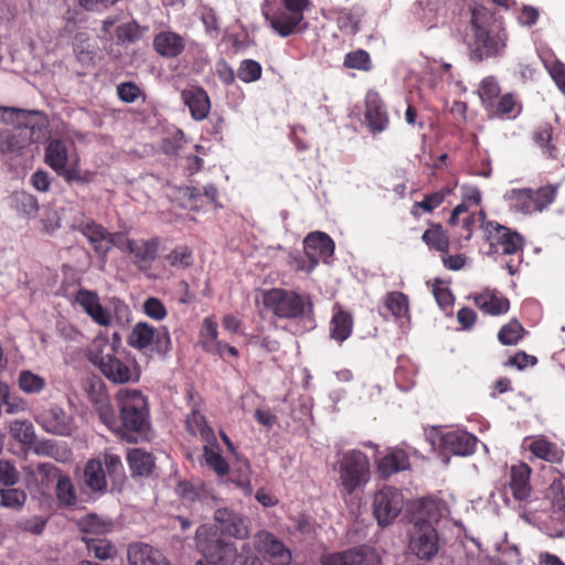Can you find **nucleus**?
I'll list each match as a JSON object with an SVG mask.
<instances>
[{
	"mask_svg": "<svg viewBox=\"0 0 565 565\" xmlns=\"http://www.w3.org/2000/svg\"><path fill=\"white\" fill-rule=\"evenodd\" d=\"M370 64L369 54L362 50L348 53L344 57V65L349 68L369 70Z\"/></svg>",
	"mask_w": 565,
	"mask_h": 565,
	"instance_id": "obj_58",
	"label": "nucleus"
},
{
	"mask_svg": "<svg viewBox=\"0 0 565 565\" xmlns=\"http://www.w3.org/2000/svg\"><path fill=\"white\" fill-rule=\"evenodd\" d=\"M143 312L150 318L156 321H161L167 317V308L163 305V302L156 298L150 297L143 302Z\"/></svg>",
	"mask_w": 565,
	"mask_h": 565,
	"instance_id": "obj_56",
	"label": "nucleus"
},
{
	"mask_svg": "<svg viewBox=\"0 0 565 565\" xmlns=\"http://www.w3.org/2000/svg\"><path fill=\"white\" fill-rule=\"evenodd\" d=\"M42 469L56 478V497L58 501L64 505H74L77 502L76 490L71 478L63 475L52 465H43Z\"/></svg>",
	"mask_w": 565,
	"mask_h": 565,
	"instance_id": "obj_27",
	"label": "nucleus"
},
{
	"mask_svg": "<svg viewBox=\"0 0 565 565\" xmlns=\"http://www.w3.org/2000/svg\"><path fill=\"white\" fill-rule=\"evenodd\" d=\"M523 332L521 323L518 320H511L500 329L498 338L503 345H514L523 337Z\"/></svg>",
	"mask_w": 565,
	"mask_h": 565,
	"instance_id": "obj_48",
	"label": "nucleus"
},
{
	"mask_svg": "<svg viewBox=\"0 0 565 565\" xmlns=\"http://www.w3.org/2000/svg\"><path fill=\"white\" fill-rule=\"evenodd\" d=\"M45 162L67 183L87 184L94 172L83 170L75 143L70 138L52 139L45 149Z\"/></svg>",
	"mask_w": 565,
	"mask_h": 565,
	"instance_id": "obj_3",
	"label": "nucleus"
},
{
	"mask_svg": "<svg viewBox=\"0 0 565 565\" xmlns=\"http://www.w3.org/2000/svg\"><path fill=\"white\" fill-rule=\"evenodd\" d=\"M153 47L161 56L175 57L184 50V40L174 32L162 31L154 36Z\"/></svg>",
	"mask_w": 565,
	"mask_h": 565,
	"instance_id": "obj_28",
	"label": "nucleus"
},
{
	"mask_svg": "<svg viewBox=\"0 0 565 565\" xmlns=\"http://www.w3.org/2000/svg\"><path fill=\"white\" fill-rule=\"evenodd\" d=\"M129 565H171L161 551L145 543H135L128 547Z\"/></svg>",
	"mask_w": 565,
	"mask_h": 565,
	"instance_id": "obj_22",
	"label": "nucleus"
},
{
	"mask_svg": "<svg viewBox=\"0 0 565 565\" xmlns=\"http://www.w3.org/2000/svg\"><path fill=\"white\" fill-rule=\"evenodd\" d=\"M10 431L23 445L32 446L35 443L34 427L28 420H14L10 426Z\"/></svg>",
	"mask_w": 565,
	"mask_h": 565,
	"instance_id": "obj_47",
	"label": "nucleus"
},
{
	"mask_svg": "<svg viewBox=\"0 0 565 565\" xmlns=\"http://www.w3.org/2000/svg\"><path fill=\"white\" fill-rule=\"evenodd\" d=\"M409 467L407 454L402 449H392L377 465V470L383 477H390Z\"/></svg>",
	"mask_w": 565,
	"mask_h": 565,
	"instance_id": "obj_33",
	"label": "nucleus"
},
{
	"mask_svg": "<svg viewBox=\"0 0 565 565\" xmlns=\"http://www.w3.org/2000/svg\"><path fill=\"white\" fill-rule=\"evenodd\" d=\"M263 300L266 308L282 319L298 318L312 310V302L307 295L284 289H271L265 292Z\"/></svg>",
	"mask_w": 565,
	"mask_h": 565,
	"instance_id": "obj_7",
	"label": "nucleus"
},
{
	"mask_svg": "<svg viewBox=\"0 0 565 565\" xmlns=\"http://www.w3.org/2000/svg\"><path fill=\"white\" fill-rule=\"evenodd\" d=\"M74 301L87 313L92 311L93 307H95V305H97L100 300L96 292L81 289L76 292Z\"/></svg>",
	"mask_w": 565,
	"mask_h": 565,
	"instance_id": "obj_62",
	"label": "nucleus"
},
{
	"mask_svg": "<svg viewBox=\"0 0 565 565\" xmlns=\"http://www.w3.org/2000/svg\"><path fill=\"white\" fill-rule=\"evenodd\" d=\"M486 233L491 245H499L507 255L516 254L523 248L522 236L498 223L488 222L486 224Z\"/></svg>",
	"mask_w": 565,
	"mask_h": 565,
	"instance_id": "obj_18",
	"label": "nucleus"
},
{
	"mask_svg": "<svg viewBox=\"0 0 565 565\" xmlns=\"http://www.w3.org/2000/svg\"><path fill=\"white\" fill-rule=\"evenodd\" d=\"M255 548L263 553L271 565H288L291 561L290 551L267 531H259L254 537Z\"/></svg>",
	"mask_w": 565,
	"mask_h": 565,
	"instance_id": "obj_15",
	"label": "nucleus"
},
{
	"mask_svg": "<svg viewBox=\"0 0 565 565\" xmlns=\"http://www.w3.org/2000/svg\"><path fill=\"white\" fill-rule=\"evenodd\" d=\"M84 480L92 491L104 492L106 490L107 481L102 460L90 459L86 463L84 469Z\"/></svg>",
	"mask_w": 565,
	"mask_h": 565,
	"instance_id": "obj_37",
	"label": "nucleus"
},
{
	"mask_svg": "<svg viewBox=\"0 0 565 565\" xmlns=\"http://www.w3.org/2000/svg\"><path fill=\"white\" fill-rule=\"evenodd\" d=\"M262 65L255 60H243L237 70L238 78L244 83H253L262 77Z\"/></svg>",
	"mask_w": 565,
	"mask_h": 565,
	"instance_id": "obj_50",
	"label": "nucleus"
},
{
	"mask_svg": "<svg viewBox=\"0 0 565 565\" xmlns=\"http://www.w3.org/2000/svg\"><path fill=\"white\" fill-rule=\"evenodd\" d=\"M473 40L470 43L471 56L483 60L500 55L507 45V33L503 29L491 23V18L484 9H475L471 17Z\"/></svg>",
	"mask_w": 565,
	"mask_h": 565,
	"instance_id": "obj_4",
	"label": "nucleus"
},
{
	"mask_svg": "<svg viewBox=\"0 0 565 565\" xmlns=\"http://www.w3.org/2000/svg\"><path fill=\"white\" fill-rule=\"evenodd\" d=\"M266 20L269 22L271 29L282 38L292 34L302 21L303 14L295 12H276L273 15L265 14Z\"/></svg>",
	"mask_w": 565,
	"mask_h": 565,
	"instance_id": "obj_30",
	"label": "nucleus"
},
{
	"mask_svg": "<svg viewBox=\"0 0 565 565\" xmlns=\"http://www.w3.org/2000/svg\"><path fill=\"white\" fill-rule=\"evenodd\" d=\"M113 339L114 341L110 342L107 337H96L89 350L90 361L113 383L138 382L140 377L138 364L117 347L120 343L119 334L114 333Z\"/></svg>",
	"mask_w": 565,
	"mask_h": 565,
	"instance_id": "obj_1",
	"label": "nucleus"
},
{
	"mask_svg": "<svg viewBox=\"0 0 565 565\" xmlns=\"http://www.w3.org/2000/svg\"><path fill=\"white\" fill-rule=\"evenodd\" d=\"M484 218L486 214L482 211L465 217L461 224L462 230L466 232V234H463V239L469 241L472 236L473 230L477 227H483L486 230L487 223H484Z\"/></svg>",
	"mask_w": 565,
	"mask_h": 565,
	"instance_id": "obj_57",
	"label": "nucleus"
},
{
	"mask_svg": "<svg viewBox=\"0 0 565 565\" xmlns=\"http://www.w3.org/2000/svg\"><path fill=\"white\" fill-rule=\"evenodd\" d=\"M86 546L90 553L94 554L95 557L106 561L113 558L117 550L115 545H113L109 541L104 537H90L86 539Z\"/></svg>",
	"mask_w": 565,
	"mask_h": 565,
	"instance_id": "obj_45",
	"label": "nucleus"
},
{
	"mask_svg": "<svg viewBox=\"0 0 565 565\" xmlns=\"http://www.w3.org/2000/svg\"><path fill=\"white\" fill-rule=\"evenodd\" d=\"M422 238L430 248L441 253H446L448 250L449 237L440 224H434L427 228Z\"/></svg>",
	"mask_w": 565,
	"mask_h": 565,
	"instance_id": "obj_44",
	"label": "nucleus"
},
{
	"mask_svg": "<svg viewBox=\"0 0 565 565\" xmlns=\"http://www.w3.org/2000/svg\"><path fill=\"white\" fill-rule=\"evenodd\" d=\"M127 460L131 471L138 476H148L154 466L152 456L139 448L131 449Z\"/></svg>",
	"mask_w": 565,
	"mask_h": 565,
	"instance_id": "obj_41",
	"label": "nucleus"
},
{
	"mask_svg": "<svg viewBox=\"0 0 565 565\" xmlns=\"http://www.w3.org/2000/svg\"><path fill=\"white\" fill-rule=\"evenodd\" d=\"M183 103L189 107L191 117L201 121L204 120L211 110V102L207 93L199 86H191L181 93Z\"/></svg>",
	"mask_w": 565,
	"mask_h": 565,
	"instance_id": "obj_21",
	"label": "nucleus"
},
{
	"mask_svg": "<svg viewBox=\"0 0 565 565\" xmlns=\"http://www.w3.org/2000/svg\"><path fill=\"white\" fill-rule=\"evenodd\" d=\"M500 87L493 77H486L479 86V96L488 109L499 96Z\"/></svg>",
	"mask_w": 565,
	"mask_h": 565,
	"instance_id": "obj_52",
	"label": "nucleus"
},
{
	"mask_svg": "<svg viewBox=\"0 0 565 565\" xmlns=\"http://www.w3.org/2000/svg\"><path fill=\"white\" fill-rule=\"evenodd\" d=\"M377 553L367 546L351 548L322 557L321 565H380Z\"/></svg>",
	"mask_w": 565,
	"mask_h": 565,
	"instance_id": "obj_16",
	"label": "nucleus"
},
{
	"mask_svg": "<svg viewBox=\"0 0 565 565\" xmlns=\"http://www.w3.org/2000/svg\"><path fill=\"white\" fill-rule=\"evenodd\" d=\"M214 520L218 530L223 534L233 536L237 540H244L249 536L250 529L248 521L234 511L218 509L214 513Z\"/></svg>",
	"mask_w": 565,
	"mask_h": 565,
	"instance_id": "obj_20",
	"label": "nucleus"
},
{
	"mask_svg": "<svg viewBox=\"0 0 565 565\" xmlns=\"http://www.w3.org/2000/svg\"><path fill=\"white\" fill-rule=\"evenodd\" d=\"M103 458L102 462L105 465L108 476L113 479H121L124 477V466L120 456L106 451Z\"/></svg>",
	"mask_w": 565,
	"mask_h": 565,
	"instance_id": "obj_55",
	"label": "nucleus"
},
{
	"mask_svg": "<svg viewBox=\"0 0 565 565\" xmlns=\"http://www.w3.org/2000/svg\"><path fill=\"white\" fill-rule=\"evenodd\" d=\"M384 306L396 320L409 319L408 298L403 292H388L384 298Z\"/></svg>",
	"mask_w": 565,
	"mask_h": 565,
	"instance_id": "obj_42",
	"label": "nucleus"
},
{
	"mask_svg": "<svg viewBox=\"0 0 565 565\" xmlns=\"http://www.w3.org/2000/svg\"><path fill=\"white\" fill-rule=\"evenodd\" d=\"M26 493L18 488L0 490V505L8 509L21 510L26 502Z\"/></svg>",
	"mask_w": 565,
	"mask_h": 565,
	"instance_id": "obj_46",
	"label": "nucleus"
},
{
	"mask_svg": "<svg viewBox=\"0 0 565 565\" xmlns=\"http://www.w3.org/2000/svg\"><path fill=\"white\" fill-rule=\"evenodd\" d=\"M0 118L14 125L12 130H0V153L19 154L25 147L38 140L45 118L40 111L0 107Z\"/></svg>",
	"mask_w": 565,
	"mask_h": 565,
	"instance_id": "obj_2",
	"label": "nucleus"
},
{
	"mask_svg": "<svg viewBox=\"0 0 565 565\" xmlns=\"http://www.w3.org/2000/svg\"><path fill=\"white\" fill-rule=\"evenodd\" d=\"M17 210L28 217H32L39 210L36 199L26 192H19L14 195Z\"/></svg>",
	"mask_w": 565,
	"mask_h": 565,
	"instance_id": "obj_54",
	"label": "nucleus"
},
{
	"mask_svg": "<svg viewBox=\"0 0 565 565\" xmlns=\"http://www.w3.org/2000/svg\"><path fill=\"white\" fill-rule=\"evenodd\" d=\"M556 191V186L545 185L533 192L534 211L542 212L551 205L555 200Z\"/></svg>",
	"mask_w": 565,
	"mask_h": 565,
	"instance_id": "obj_53",
	"label": "nucleus"
},
{
	"mask_svg": "<svg viewBox=\"0 0 565 565\" xmlns=\"http://www.w3.org/2000/svg\"><path fill=\"white\" fill-rule=\"evenodd\" d=\"M373 514L381 526L391 524L404 507V498L399 490L384 487L373 498Z\"/></svg>",
	"mask_w": 565,
	"mask_h": 565,
	"instance_id": "obj_11",
	"label": "nucleus"
},
{
	"mask_svg": "<svg viewBox=\"0 0 565 565\" xmlns=\"http://www.w3.org/2000/svg\"><path fill=\"white\" fill-rule=\"evenodd\" d=\"M546 499L551 503L550 523L546 532L552 537H561L565 534V479H554L546 492Z\"/></svg>",
	"mask_w": 565,
	"mask_h": 565,
	"instance_id": "obj_12",
	"label": "nucleus"
},
{
	"mask_svg": "<svg viewBox=\"0 0 565 565\" xmlns=\"http://www.w3.org/2000/svg\"><path fill=\"white\" fill-rule=\"evenodd\" d=\"M434 438V444H438L445 451L458 456L472 454L477 441L473 435L458 429L438 431L435 434Z\"/></svg>",
	"mask_w": 565,
	"mask_h": 565,
	"instance_id": "obj_14",
	"label": "nucleus"
},
{
	"mask_svg": "<svg viewBox=\"0 0 565 565\" xmlns=\"http://www.w3.org/2000/svg\"><path fill=\"white\" fill-rule=\"evenodd\" d=\"M439 518L440 509L438 503L431 499H422L415 503L411 524L420 522L429 523L435 526Z\"/></svg>",
	"mask_w": 565,
	"mask_h": 565,
	"instance_id": "obj_36",
	"label": "nucleus"
},
{
	"mask_svg": "<svg viewBox=\"0 0 565 565\" xmlns=\"http://www.w3.org/2000/svg\"><path fill=\"white\" fill-rule=\"evenodd\" d=\"M19 481V472L13 463L0 459V483L3 486H14Z\"/></svg>",
	"mask_w": 565,
	"mask_h": 565,
	"instance_id": "obj_63",
	"label": "nucleus"
},
{
	"mask_svg": "<svg viewBox=\"0 0 565 565\" xmlns=\"http://www.w3.org/2000/svg\"><path fill=\"white\" fill-rule=\"evenodd\" d=\"M446 13V0H419L414 8L415 17L427 28L437 25Z\"/></svg>",
	"mask_w": 565,
	"mask_h": 565,
	"instance_id": "obj_25",
	"label": "nucleus"
},
{
	"mask_svg": "<svg viewBox=\"0 0 565 565\" xmlns=\"http://www.w3.org/2000/svg\"><path fill=\"white\" fill-rule=\"evenodd\" d=\"M46 519L41 515H31L20 518L17 521L15 526L19 531L30 533L33 535H40L43 533L46 526Z\"/></svg>",
	"mask_w": 565,
	"mask_h": 565,
	"instance_id": "obj_51",
	"label": "nucleus"
},
{
	"mask_svg": "<svg viewBox=\"0 0 565 565\" xmlns=\"http://www.w3.org/2000/svg\"><path fill=\"white\" fill-rule=\"evenodd\" d=\"M76 228L88 239L96 254L105 260L113 246L121 248V234L108 233L94 221L82 222Z\"/></svg>",
	"mask_w": 565,
	"mask_h": 565,
	"instance_id": "obj_13",
	"label": "nucleus"
},
{
	"mask_svg": "<svg viewBox=\"0 0 565 565\" xmlns=\"http://www.w3.org/2000/svg\"><path fill=\"white\" fill-rule=\"evenodd\" d=\"M127 343L137 350L154 345L159 352H168L172 348L168 329L166 327L154 328L147 322H138L132 327Z\"/></svg>",
	"mask_w": 565,
	"mask_h": 565,
	"instance_id": "obj_10",
	"label": "nucleus"
},
{
	"mask_svg": "<svg viewBox=\"0 0 565 565\" xmlns=\"http://www.w3.org/2000/svg\"><path fill=\"white\" fill-rule=\"evenodd\" d=\"M504 201L509 204L510 210L531 214L534 211L533 191L530 189H512L503 195Z\"/></svg>",
	"mask_w": 565,
	"mask_h": 565,
	"instance_id": "obj_32",
	"label": "nucleus"
},
{
	"mask_svg": "<svg viewBox=\"0 0 565 565\" xmlns=\"http://www.w3.org/2000/svg\"><path fill=\"white\" fill-rule=\"evenodd\" d=\"M78 526L83 533V541L86 543V539L90 537H103L109 533L114 524L109 520H104L96 514H88L82 518L78 522Z\"/></svg>",
	"mask_w": 565,
	"mask_h": 565,
	"instance_id": "obj_35",
	"label": "nucleus"
},
{
	"mask_svg": "<svg viewBox=\"0 0 565 565\" xmlns=\"http://www.w3.org/2000/svg\"><path fill=\"white\" fill-rule=\"evenodd\" d=\"M217 324L216 321L212 317H207L203 320L202 329L200 332L201 342L204 350L211 352L216 343L220 341L217 339Z\"/></svg>",
	"mask_w": 565,
	"mask_h": 565,
	"instance_id": "obj_49",
	"label": "nucleus"
},
{
	"mask_svg": "<svg viewBox=\"0 0 565 565\" xmlns=\"http://www.w3.org/2000/svg\"><path fill=\"white\" fill-rule=\"evenodd\" d=\"M119 417L125 429L145 431L149 425V407L146 396L134 388H121L116 395Z\"/></svg>",
	"mask_w": 565,
	"mask_h": 565,
	"instance_id": "obj_6",
	"label": "nucleus"
},
{
	"mask_svg": "<svg viewBox=\"0 0 565 565\" xmlns=\"http://www.w3.org/2000/svg\"><path fill=\"white\" fill-rule=\"evenodd\" d=\"M433 294L437 303L443 310L446 311L447 309L451 308L455 298L449 288L437 281L433 285Z\"/></svg>",
	"mask_w": 565,
	"mask_h": 565,
	"instance_id": "obj_60",
	"label": "nucleus"
},
{
	"mask_svg": "<svg viewBox=\"0 0 565 565\" xmlns=\"http://www.w3.org/2000/svg\"><path fill=\"white\" fill-rule=\"evenodd\" d=\"M121 250L128 252L134 256L136 264L149 263L154 260L158 252V241L152 239H127L121 235Z\"/></svg>",
	"mask_w": 565,
	"mask_h": 565,
	"instance_id": "obj_23",
	"label": "nucleus"
},
{
	"mask_svg": "<svg viewBox=\"0 0 565 565\" xmlns=\"http://www.w3.org/2000/svg\"><path fill=\"white\" fill-rule=\"evenodd\" d=\"M475 305L487 315L499 316L508 312L509 300L495 290L486 289L473 296Z\"/></svg>",
	"mask_w": 565,
	"mask_h": 565,
	"instance_id": "obj_24",
	"label": "nucleus"
},
{
	"mask_svg": "<svg viewBox=\"0 0 565 565\" xmlns=\"http://www.w3.org/2000/svg\"><path fill=\"white\" fill-rule=\"evenodd\" d=\"M445 200V193L439 191L427 195L423 201L416 202L413 206L412 213L417 215V210L423 209L425 212H431L438 207Z\"/></svg>",
	"mask_w": 565,
	"mask_h": 565,
	"instance_id": "obj_61",
	"label": "nucleus"
},
{
	"mask_svg": "<svg viewBox=\"0 0 565 565\" xmlns=\"http://www.w3.org/2000/svg\"><path fill=\"white\" fill-rule=\"evenodd\" d=\"M303 249L311 265L308 270H312L320 259H328L334 253V243L323 232H312L303 241Z\"/></svg>",
	"mask_w": 565,
	"mask_h": 565,
	"instance_id": "obj_19",
	"label": "nucleus"
},
{
	"mask_svg": "<svg viewBox=\"0 0 565 565\" xmlns=\"http://www.w3.org/2000/svg\"><path fill=\"white\" fill-rule=\"evenodd\" d=\"M353 319L351 315L338 307L330 321V337L339 343H342L352 333Z\"/></svg>",
	"mask_w": 565,
	"mask_h": 565,
	"instance_id": "obj_34",
	"label": "nucleus"
},
{
	"mask_svg": "<svg viewBox=\"0 0 565 565\" xmlns=\"http://www.w3.org/2000/svg\"><path fill=\"white\" fill-rule=\"evenodd\" d=\"M524 447L527 448L535 457L546 461H558L561 451L557 446L548 441L544 436L530 437L524 440Z\"/></svg>",
	"mask_w": 565,
	"mask_h": 565,
	"instance_id": "obj_31",
	"label": "nucleus"
},
{
	"mask_svg": "<svg viewBox=\"0 0 565 565\" xmlns=\"http://www.w3.org/2000/svg\"><path fill=\"white\" fill-rule=\"evenodd\" d=\"M185 424L191 435H200L205 443L214 441V431L206 425L205 418L200 412L193 411L186 417Z\"/></svg>",
	"mask_w": 565,
	"mask_h": 565,
	"instance_id": "obj_43",
	"label": "nucleus"
},
{
	"mask_svg": "<svg viewBox=\"0 0 565 565\" xmlns=\"http://www.w3.org/2000/svg\"><path fill=\"white\" fill-rule=\"evenodd\" d=\"M531 469L525 463L512 466L510 471V489L513 497L519 500H525L531 492L530 487Z\"/></svg>",
	"mask_w": 565,
	"mask_h": 565,
	"instance_id": "obj_29",
	"label": "nucleus"
},
{
	"mask_svg": "<svg viewBox=\"0 0 565 565\" xmlns=\"http://www.w3.org/2000/svg\"><path fill=\"white\" fill-rule=\"evenodd\" d=\"M17 384L23 393L39 395L45 390L46 380L31 370H22L18 374Z\"/></svg>",
	"mask_w": 565,
	"mask_h": 565,
	"instance_id": "obj_38",
	"label": "nucleus"
},
{
	"mask_svg": "<svg viewBox=\"0 0 565 565\" xmlns=\"http://www.w3.org/2000/svg\"><path fill=\"white\" fill-rule=\"evenodd\" d=\"M191 250L184 246L175 248L167 256L169 264L175 267H188L191 264Z\"/></svg>",
	"mask_w": 565,
	"mask_h": 565,
	"instance_id": "obj_64",
	"label": "nucleus"
},
{
	"mask_svg": "<svg viewBox=\"0 0 565 565\" xmlns=\"http://www.w3.org/2000/svg\"><path fill=\"white\" fill-rule=\"evenodd\" d=\"M116 35L119 43L134 42L140 35L139 25L136 22L122 23L117 26Z\"/></svg>",
	"mask_w": 565,
	"mask_h": 565,
	"instance_id": "obj_59",
	"label": "nucleus"
},
{
	"mask_svg": "<svg viewBox=\"0 0 565 565\" xmlns=\"http://www.w3.org/2000/svg\"><path fill=\"white\" fill-rule=\"evenodd\" d=\"M407 550L419 561H430L439 551V535L429 523H414L408 529Z\"/></svg>",
	"mask_w": 565,
	"mask_h": 565,
	"instance_id": "obj_9",
	"label": "nucleus"
},
{
	"mask_svg": "<svg viewBox=\"0 0 565 565\" xmlns=\"http://www.w3.org/2000/svg\"><path fill=\"white\" fill-rule=\"evenodd\" d=\"M196 546L201 554L217 565H233L237 558V548L233 542L216 537L211 527L201 525L195 532Z\"/></svg>",
	"mask_w": 565,
	"mask_h": 565,
	"instance_id": "obj_8",
	"label": "nucleus"
},
{
	"mask_svg": "<svg viewBox=\"0 0 565 565\" xmlns=\"http://www.w3.org/2000/svg\"><path fill=\"white\" fill-rule=\"evenodd\" d=\"M35 419L46 433L52 435L70 436L75 429L73 417L60 406L51 407Z\"/></svg>",
	"mask_w": 565,
	"mask_h": 565,
	"instance_id": "obj_17",
	"label": "nucleus"
},
{
	"mask_svg": "<svg viewBox=\"0 0 565 565\" xmlns=\"http://www.w3.org/2000/svg\"><path fill=\"white\" fill-rule=\"evenodd\" d=\"M521 105L512 94L503 95L498 103H493L487 110L491 116L512 119L520 115Z\"/></svg>",
	"mask_w": 565,
	"mask_h": 565,
	"instance_id": "obj_39",
	"label": "nucleus"
},
{
	"mask_svg": "<svg viewBox=\"0 0 565 565\" xmlns=\"http://www.w3.org/2000/svg\"><path fill=\"white\" fill-rule=\"evenodd\" d=\"M203 451L204 462L207 467L213 469L218 476L227 475L230 467L218 451L216 438H214V441L205 443Z\"/></svg>",
	"mask_w": 565,
	"mask_h": 565,
	"instance_id": "obj_40",
	"label": "nucleus"
},
{
	"mask_svg": "<svg viewBox=\"0 0 565 565\" xmlns=\"http://www.w3.org/2000/svg\"><path fill=\"white\" fill-rule=\"evenodd\" d=\"M339 472L340 492L345 495L363 488L370 481V461L360 450L344 451L335 465Z\"/></svg>",
	"mask_w": 565,
	"mask_h": 565,
	"instance_id": "obj_5",
	"label": "nucleus"
},
{
	"mask_svg": "<svg viewBox=\"0 0 565 565\" xmlns=\"http://www.w3.org/2000/svg\"><path fill=\"white\" fill-rule=\"evenodd\" d=\"M365 106V119L369 128L373 132L385 130L388 125V118L379 95L376 93H369L366 95Z\"/></svg>",
	"mask_w": 565,
	"mask_h": 565,
	"instance_id": "obj_26",
	"label": "nucleus"
}]
</instances>
